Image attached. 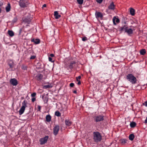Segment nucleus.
<instances>
[{
  "label": "nucleus",
  "mask_w": 147,
  "mask_h": 147,
  "mask_svg": "<svg viewBox=\"0 0 147 147\" xmlns=\"http://www.w3.org/2000/svg\"><path fill=\"white\" fill-rule=\"evenodd\" d=\"M126 79L132 84H134L137 83L136 78L132 74H128L126 76Z\"/></svg>",
  "instance_id": "f257e3e1"
},
{
  "label": "nucleus",
  "mask_w": 147,
  "mask_h": 147,
  "mask_svg": "<svg viewBox=\"0 0 147 147\" xmlns=\"http://www.w3.org/2000/svg\"><path fill=\"white\" fill-rule=\"evenodd\" d=\"M93 140L94 142H98L102 140V136L100 133L98 131L94 132L93 133Z\"/></svg>",
  "instance_id": "f03ea898"
},
{
  "label": "nucleus",
  "mask_w": 147,
  "mask_h": 147,
  "mask_svg": "<svg viewBox=\"0 0 147 147\" xmlns=\"http://www.w3.org/2000/svg\"><path fill=\"white\" fill-rule=\"evenodd\" d=\"M27 102L24 100L22 103V106L20 109L19 113L20 115H22L24 112L25 108L27 107Z\"/></svg>",
  "instance_id": "7ed1b4c3"
},
{
  "label": "nucleus",
  "mask_w": 147,
  "mask_h": 147,
  "mask_svg": "<svg viewBox=\"0 0 147 147\" xmlns=\"http://www.w3.org/2000/svg\"><path fill=\"white\" fill-rule=\"evenodd\" d=\"M29 4L28 0H20L19 1L20 5L22 7H27Z\"/></svg>",
  "instance_id": "20e7f679"
},
{
  "label": "nucleus",
  "mask_w": 147,
  "mask_h": 147,
  "mask_svg": "<svg viewBox=\"0 0 147 147\" xmlns=\"http://www.w3.org/2000/svg\"><path fill=\"white\" fill-rule=\"evenodd\" d=\"M49 138V136H46L44 138H40L39 140L40 144L42 145L46 143Z\"/></svg>",
  "instance_id": "39448f33"
},
{
  "label": "nucleus",
  "mask_w": 147,
  "mask_h": 147,
  "mask_svg": "<svg viewBox=\"0 0 147 147\" xmlns=\"http://www.w3.org/2000/svg\"><path fill=\"white\" fill-rule=\"evenodd\" d=\"M104 116L102 115H99L94 117V120L96 122H98L103 121L104 119Z\"/></svg>",
  "instance_id": "423d86ee"
},
{
  "label": "nucleus",
  "mask_w": 147,
  "mask_h": 147,
  "mask_svg": "<svg viewBox=\"0 0 147 147\" xmlns=\"http://www.w3.org/2000/svg\"><path fill=\"white\" fill-rule=\"evenodd\" d=\"M122 23L123 24H124V25L120 28V30L121 31H125L127 29V25L126 22L125 21H124L123 22H122Z\"/></svg>",
  "instance_id": "0eeeda50"
},
{
  "label": "nucleus",
  "mask_w": 147,
  "mask_h": 147,
  "mask_svg": "<svg viewBox=\"0 0 147 147\" xmlns=\"http://www.w3.org/2000/svg\"><path fill=\"white\" fill-rule=\"evenodd\" d=\"M27 33L26 32L22 30L21 29H20L18 32V35L20 36L25 37L27 36Z\"/></svg>",
  "instance_id": "6e6552de"
},
{
  "label": "nucleus",
  "mask_w": 147,
  "mask_h": 147,
  "mask_svg": "<svg viewBox=\"0 0 147 147\" xmlns=\"http://www.w3.org/2000/svg\"><path fill=\"white\" fill-rule=\"evenodd\" d=\"M59 129V127L58 125H55L54 126L53 128V134L55 136H56L58 133Z\"/></svg>",
  "instance_id": "1a4fd4ad"
},
{
  "label": "nucleus",
  "mask_w": 147,
  "mask_h": 147,
  "mask_svg": "<svg viewBox=\"0 0 147 147\" xmlns=\"http://www.w3.org/2000/svg\"><path fill=\"white\" fill-rule=\"evenodd\" d=\"M10 83L13 86H16L18 84V81L15 78L11 79L10 80Z\"/></svg>",
  "instance_id": "9d476101"
},
{
  "label": "nucleus",
  "mask_w": 147,
  "mask_h": 147,
  "mask_svg": "<svg viewBox=\"0 0 147 147\" xmlns=\"http://www.w3.org/2000/svg\"><path fill=\"white\" fill-rule=\"evenodd\" d=\"M31 41L32 42H33L35 44H38L40 43V39L36 38H32Z\"/></svg>",
  "instance_id": "9b49d317"
},
{
  "label": "nucleus",
  "mask_w": 147,
  "mask_h": 147,
  "mask_svg": "<svg viewBox=\"0 0 147 147\" xmlns=\"http://www.w3.org/2000/svg\"><path fill=\"white\" fill-rule=\"evenodd\" d=\"M76 63V62L75 61H71L69 65L68 66H67V68H69L71 69L74 67V65Z\"/></svg>",
  "instance_id": "f8f14e48"
},
{
  "label": "nucleus",
  "mask_w": 147,
  "mask_h": 147,
  "mask_svg": "<svg viewBox=\"0 0 147 147\" xmlns=\"http://www.w3.org/2000/svg\"><path fill=\"white\" fill-rule=\"evenodd\" d=\"M32 19L28 17L23 19V22L29 24L31 21Z\"/></svg>",
  "instance_id": "ddd939ff"
},
{
  "label": "nucleus",
  "mask_w": 147,
  "mask_h": 147,
  "mask_svg": "<svg viewBox=\"0 0 147 147\" xmlns=\"http://www.w3.org/2000/svg\"><path fill=\"white\" fill-rule=\"evenodd\" d=\"M95 15L96 18H102L103 17V15L102 13L100 12H96Z\"/></svg>",
  "instance_id": "4468645a"
},
{
  "label": "nucleus",
  "mask_w": 147,
  "mask_h": 147,
  "mask_svg": "<svg viewBox=\"0 0 147 147\" xmlns=\"http://www.w3.org/2000/svg\"><path fill=\"white\" fill-rule=\"evenodd\" d=\"M113 23L115 25H116L115 22L117 23L119 22V20L118 18H117L115 17H114L113 19Z\"/></svg>",
  "instance_id": "2eb2a0df"
},
{
  "label": "nucleus",
  "mask_w": 147,
  "mask_h": 147,
  "mask_svg": "<svg viewBox=\"0 0 147 147\" xmlns=\"http://www.w3.org/2000/svg\"><path fill=\"white\" fill-rule=\"evenodd\" d=\"M43 77V76L41 74H38L36 76V78L38 81H40L42 80Z\"/></svg>",
  "instance_id": "dca6fc26"
},
{
  "label": "nucleus",
  "mask_w": 147,
  "mask_h": 147,
  "mask_svg": "<svg viewBox=\"0 0 147 147\" xmlns=\"http://www.w3.org/2000/svg\"><path fill=\"white\" fill-rule=\"evenodd\" d=\"M125 32H126L129 35H130L132 34L133 30H132L131 28H129V29H127L125 31Z\"/></svg>",
  "instance_id": "f3484780"
},
{
  "label": "nucleus",
  "mask_w": 147,
  "mask_h": 147,
  "mask_svg": "<svg viewBox=\"0 0 147 147\" xmlns=\"http://www.w3.org/2000/svg\"><path fill=\"white\" fill-rule=\"evenodd\" d=\"M108 8L110 9H115V5L113 2H112L111 3L108 7Z\"/></svg>",
  "instance_id": "a211bd4d"
},
{
  "label": "nucleus",
  "mask_w": 147,
  "mask_h": 147,
  "mask_svg": "<svg viewBox=\"0 0 147 147\" xmlns=\"http://www.w3.org/2000/svg\"><path fill=\"white\" fill-rule=\"evenodd\" d=\"M54 15L55 16V18L56 19L59 18L61 16L59 14L57 11H55L54 12Z\"/></svg>",
  "instance_id": "6ab92c4d"
},
{
  "label": "nucleus",
  "mask_w": 147,
  "mask_h": 147,
  "mask_svg": "<svg viewBox=\"0 0 147 147\" xmlns=\"http://www.w3.org/2000/svg\"><path fill=\"white\" fill-rule=\"evenodd\" d=\"M4 40L5 42L6 43H9L11 41V40L10 39V37H4Z\"/></svg>",
  "instance_id": "aec40b11"
},
{
  "label": "nucleus",
  "mask_w": 147,
  "mask_h": 147,
  "mask_svg": "<svg viewBox=\"0 0 147 147\" xmlns=\"http://www.w3.org/2000/svg\"><path fill=\"white\" fill-rule=\"evenodd\" d=\"M46 121L47 122H50L51 120V117L50 115H48L46 116Z\"/></svg>",
  "instance_id": "412c9836"
},
{
  "label": "nucleus",
  "mask_w": 147,
  "mask_h": 147,
  "mask_svg": "<svg viewBox=\"0 0 147 147\" xmlns=\"http://www.w3.org/2000/svg\"><path fill=\"white\" fill-rule=\"evenodd\" d=\"M65 123L66 125L68 126H70L72 123V122L68 120H66L65 121Z\"/></svg>",
  "instance_id": "4be33fe9"
},
{
  "label": "nucleus",
  "mask_w": 147,
  "mask_h": 147,
  "mask_svg": "<svg viewBox=\"0 0 147 147\" xmlns=\"http://www.w3.org/2000/svg\"><path fill=\"white\" fill-rule=\"evenodd\" d=\"M7 34L11 37H12L14 35V33L12 30H9L8 31Z\"/></svg>",
  "instance_id": "5701e85b"
},
{
  "label": "nucleus",
  "mask_w": 147,
  "mask_h": 147,
  "mask_svg": "<svg viewBox=\"0 0 147 147\" xmlns=\"http://www.w3.org/2000/svg\"><path fill=\"white\" fill-rule=\"evenodd\" d=\"M135 10L133 8H131L130 10V14L132 16L135 15Z\"/></svg>",
  "instance_id": "b1692460"
},
{
  "label": "nucleus",
  "mask_w": 147,
  "mask_h": 147,
  "mask_svg": "<svg viewBox=\"0 0 147 147\" xmlns=\"http://www.w3.org/2000/svg\"><path fill=\"white\" fill-rule=\"evenodd\" d=\"M134 137L135 136L134 134H131L129 135V140L132 141L134 139Z\"/></svg>",
  "instance_id": "393cba45"
},
{
  "label": "nucleus",
  "mask_w": 147,
  "mask_h": 147,
  "mask_svg": "<svg viewBox=\"0 0 147 147\" xmlns=\"http://www.w3.org/2000/svg\"><path fill=\"white\" fill-rule=\"evenodd\" d=\"M127 141V140L126 139H122L120 140V142L123 145L126 143Z\"/></svg>",
  "instance_id": "a878e982"
},
{
  "label": "nucleus",
  "mask_w": 147,
  "mask_h": 147,
  "mask_svg": "<svg viewBox=\"0 0 147 147\" xmlns=\"http://www.w3.org/2000/svg\"><path fill=\"white\" fill-rule=\"evenodd\" d=\"M10 5L9 3H8L7 6L6 7V10L7 12L9 11L10 9Z\"/></svg>",
  "instance_id": "bb28decb"
},
{
  "label": "nucleus",
  "mask_w": 147,
  "mask_h": 147,
  "mask_svg": "<svg viewBox=\"0 0 147 147\" xmlns=\"http://www.w3.org/2000/svg\"><path fill=\"white\" fill-rule=\"evenodd\" d=\"M140 53L141 55H144L146 53V51L145 49H142L140 50Z\"/></svg>",
  "instance_id": "cd10ccee"
},
{
  "label": "nucleus",
  "mask_w": 147,
  "mask_h": 147,
  "mask_svg": "<svg viewBox=\"0 0 147 147\" xmlns=\"http://www.w3.org/2000/svg\"><path fill=\"white\" fill-rule=\"evenodd\" d=\"M45 95H42V98L44 100V102H47L48 100V98L47 96L44 97Z\"/></svg>",
  "instance_id": "c85d7f7f"
},
{
  "label": "nucleus",
  "mask_w": 147,
  "mask_h": 147,
  "mask_svg": "<svg viewBox=\"0 0 147 147\" xmlns=\"http://www.w3.org/2000/svg\"><path fill=\"white\" fill-rule=\"evenodd\" d=\"M136 125V123L134 122H132L130 123V126L131 127H134Z\"/></svg>",
  "instance_id": "c756f323"
},
{
  "label": "nucleus",
  "mask_w": 147,
  "mask_h": 147,
  "mask_svg": "<svg viewBox=\"0 0 147 147\" xmlns=\"http://www.w3.org/2000/svg\"><path fill=\"white\" fill-rule=\"evenodd\" d=\"M55 115L57 117H60L61 116V113L58 111H57L55 113Z\"/></svg>",
  "instance_id": "7c9ffc66"
},
{
  "label": "nucleus",
  "mask_w": 147,
  "mask_h": 147,
  "mask_svg": "<svg viewBox=\"0 0 147 147\" xmlns=\"http://www.w3.org/2000/svg\"><path fill=\"white\" fill-rule=\"evenodd\" d=\"M52 86H51L50 85H45L43 86V88L47 89V88H50L52 87Z\"/></svg>",
  "instance_id": "2f4dec72"
},
{
  "label": "nucleus",
  "mask_w": 147,
  "mask_h": 147,
  "mask_svg": "<svg viewBox=\"0 0 147 147\" xmlns=\"http://www.w3.org/2000/svg\"><path fill=\"white\" fill-rule=\"evenodd\" d=\"M84 0H77V1L78 3L80 5H82L83 4Z\"/></svg>",
  "instance_id": "473e14b6"
},
{
  "label": "nucleus",
  "mask_w": 147,
  "mask_h": 147,
  "mask_svg": "<svg viewBox=\"0 0 147 147\" xmlns=\"http://www.w3.org/2000/svg\"><path fill=\"white\" fill-rule=\"evenodd\" d=\"M22 69L24 70H26L27 69V67L24 65H22Z\"/></svg>",
  "instance_id": "72a5a7b5"
},
{
  "label": "nucleus",
  "mask_w": 147,
  "mask_h": 147,
  "mask_svg": "<svg viewBox=\"0 0 147 147\" xmlns=\"http://www.w3.org/2000/svg\"><path fill=\"white\" fill-rule=\"evenodd\" d=\"M18 20L17 18L16 17H15L12 20V22L13 23H15L17 22Z\"/></svg>",
  "instance_id": "f704fd0d"
},
{
  "label": "nucleus",
  "mask_w": 147,
  "mask_h": 147,
  "mask_svg": "<svg viewBox=\"0 0 147 147\" xmlns=\"http://www.w3.org/2000/svg\"><path fill=\"white\" fill-rule=\"evenodd\" d=\"M102 1L103 0H96V1L99 3H100L102 2Z\"/></svg>",
  "instance_id": "c9c22d12"
},
{
  "label": "nucleus",
  "mask_w": 147,
  "mask_h": 147,
  "mask_svg": "<svg viewBox=\"0 0 147 147\" xmlns=\"http://www.w3.org/2000/svg\"><path fill=\"white\" fill-rule=\"evenodd\" d=\"M36 93L34 92V93H32L31 94V96L32 97H34L36 96Z\"/></svg>",
  "instance_id": "e433bc0d"
},
{
  "label": "nucleus",
  "mask_w": 147,
  "mask_h": 147,
  "mask_svg": "<svg viewBox=\"0 0 147 147\" xmlns=\"http://www.w3.org/2000/svg\"><path fill=\"white\" fill-rule=\"evenodd\" d=\"M82 40L84 41H85L86 40H87V37H82Z\"/></svg>",
  "instance_id": "4c0bfd02"
},
{
  "label": "nucleus",
  "mask_w": 147,
  "mask_h": 147,
  "mask_svg": "<svg viewBox=\"0 0 147 147\" xmlns=\"http://www.w3.org/2000/svg\"><path fill=\"white\" fill-rule=\"evenodd\" d=\"M9 66L10 67L11 69H12L13 68V64H9Z\"/></svg>",
  "instance_id": "58836bf2"
},
{
  "label": "nucleus",
  "mask_w": 147,
  "mask_h": 147,
  "mask_svg": "<svg viewBox=\"0 0 147 147\" xmlns=\"http://www.w3.org/2000/svg\"><path fill=\"white\" fill-rule=\"evenodd\" d=\"M3 5V3L2 0H0V6L2 7Z\"/></svg>",
  "instance_id": "ea45409f"
},
{
  "label": "nucleus",
  "mask_w": 147,
  "mask_h": 147,
  "mask_svg": "<svg viewBox=\"0 0 147 147\" xmlns=\"http://www.w3.org/2000/svg\"><path fill=\"white\" fill-rule=\"evenodd\" d=\"M49 61H51V62H53V61H52V58H51V57H49Z\"/></svg>",
  "instance_id": "a19ab883"
},
{
  "label": "nucleus",
  "mask_w": 147,
  "mask_h": 147,
  "mask_svg": "<svg viewBox=\"0 0 147 147\" xmlns=\"http://www.w3.org/2000/svg\"><path fill=\"white\" fill-rule=\"evenodd\" d=\"M74 84L73 83H71L69 84V86L71 87H73L74 86Z\"/></svg>",
  "instance_id": "79ce46f5"
},
{
  "label": "nucleus",
  "mask_w": 147,
  "mask_h": 147,
  "mask_svg": "<svg viewBox=\"0 0 147 147\" xmlns=\"http://www.w3.org/2000/svg\"><path fill=\"white\" fill-rule=\"evenodd\" d=\"M38 111H40L41 107L40 105H38Z\"/></svg>",
  "instance_id": "37998d69"
},
{
  "label": "nucleus",
  "mask_w": 147,
  "mask_h": 147,
  "mask_svg": "<svg viewBox=\"0 0 147 147\" xmlns=\"http://www.w3.org/2000/svg\"><path fill=\"white\" fill-rule=\"evenodd\" d=\"M35 100H36V98H32V102H34V101H35Z\"/></svg>",
  "instance_id": "c03bdc74"
},
{
  "label": "nucleus",
  "mask_w": 147,
  "mask_h": 147,
  "mask_svg": "<svg viewBox=\"0 0 147 147\" xmlns=\"http://www.w3.org/2000/svg\"><path fill=\"white\" fill-rule=\"evenodd\" d=\"M143 105H145L146 107H147V101H145Z\"/></svg>",
  "instance_id": "a18cd8bd"
},
{
  "label": "nucleus",
  "mask_w": 147,
  "mask_h": 147,
  "mask_svg": "<svg viewBox=\"0 0 147 147\" xmlns=\"http://www.w3.org/2000/svg\"><path fill=\"white\" fill-rule=\"evenodd\" d=\"M35 57L34 56H32L31 57L30 59H34L35 58Z\"/></svg>",
  "instance_id": "49530a36"
},
{
  "label": "nucleus",
  "mask_w": 147,
  "mask_h": 147,
  "mask_svg": "<svg viewBox=\"0 0 147 147\" xmlns=\"http://www.w3.org/2000/svg\"><path fill=\"white\" fill-rule=\"evenodd\" d=\"M50 57H54V55L53 54H51L50 55Z\"/></svg>",
  "instance_id": "de8ad7c7"
},
{
  "label": "nucleus",
  "mask_w": 147,
  "mask_h": 147,
  "mask_svg": "<svg viewBox=\"0 0 147 147\" xmlns=\"http://www.w3.org/2000/svg\"><path fill=\"white\" fill-rule=\"evenodd\" d=\"M81 84V82L80 81H78V85H80Z\"/></svg>",
  "instance_id": "09e8293b"
},
{
  "label": "nucleus",
  "mask_w": 147,
  "mask_h": 147,
  "mask_svg": "<svg viewBox=\"0 0 147 147\" xmlns=\"http://www.w3.org/2000/svg\"><path fill=\"white\" fill-rule=\"evenodd\" d=\"M46 7V4H44L43 5L42 8H43V7Z\"/></svg>",
  "instance_id": "8fccbe9b"
},
{
  "label": "nucleus",
  "mask_w": 147,
  "mask_h": 147,
  "mask_svg": "<svg viewBox=\"0 0 147 147\" xmlns=\"http://www.w3.org/2000/svg\"><path fill=\"white\" fill-rule=\"evenodd\" d=\"M144 123H147V116L146 117V120H145Z\"/></svg>",
  "instance_id": "3c124183"
},
{
  "label": "nucleus",
  "mask_w": 147,
  "mask_h": 147,
  "mask_svg": "<svg viewBox=\"0 0 147 147\" xmlns=\"http://www.w3.org/2000/svg\"><path fill=\"white\" fill-rule=\"evenodd\" d=\"M79 80H80L81 78V76H79L78 77H76Z\"/></svg>",
  "instance_id": "603ef678"
},
{
  "label": "nucleus",
  "mask_w": 147,
  "mask_h": 147,
  "mask_svg": "<svg viewBox=\"0 0 147 147\" xmlns=\"http://www.w3.org/2000/svg\"><path fill=\"white\" fill-rule=\"evenodd\" d=\"M1 8H2V7L1 6V7L0 6V13H1V10H2Z\"/></svg>",
  "instance_id": "864d4df0"
},
{
  "label": "nucleus",
  "mask_w": 147,
  "mask_h": 147,
  "mask_svg": "<svg viewBox=\"0 0 147 147\" xmlns=\"http://www.w3.org/2000/svg\"><path fill=\"white\" fill-rule=\"evenodd\" d=\"M73 92L74 93H76L77 92H76V90H74V91H73Z\"/></svg>",
  "instance_id": "5fc2aeb1"
},
{
  "label": "nucleus",
  "mask_w": 147,
  "mask_h": 147,
  "mask_svg": "<svg viewBox=\"0 0 147 147\" xmlns=\"http://www.w3.org/2000/svg\"><path fill=\"white\" fill-rule=\"evenodd\" d=\"M76 79L77 81L78 82V81H79V79H78L77 78H76Z\"/></svg>",
  "instance_id": "6e6d98bb"
}]
</instances>
